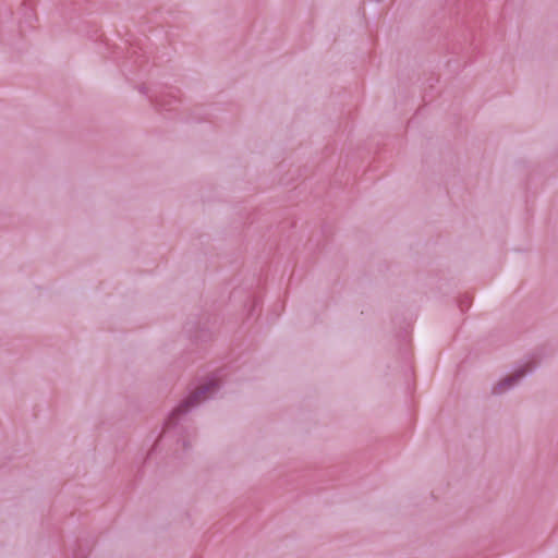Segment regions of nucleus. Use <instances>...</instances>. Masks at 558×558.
Listing matches in <instances>:
<instances>
[{"mask_svg": "<svg viewBox=\"0 0 558 558\" xmlns=\"http://www.w3.org/2000/svg\"><path fill=\"white\" fill-rule=\"evenodd\" d=\"M217 389L218 384L215 380H210L204 385H201L175 409L172 410L167 424L175 425L179 416L186 414L192 408L197 407L207 398V393L215 392Z\"/></svg>", "mask_w": 558, "mask_h": 558, "instance_id": "1", "label": "nucleus"}, {"mask_svg": "<svg viewBox=\"0 0 558 558\" xmlns=\"http://www.w3.org/2000/svg\"><path fill=\"white\" fill-rule=\"evenodd\" d=\"M529 369L522 368L517 371L511 376L505 378L501 380L497 386L494 387L493 392L494 393H502L506 389L512 387L514 384H517L526 373Z\"/></svg>", "mask_w": 558, "mask_h": 558, "instance_id": "2", "label": "nucleus"}]
</instances>
